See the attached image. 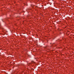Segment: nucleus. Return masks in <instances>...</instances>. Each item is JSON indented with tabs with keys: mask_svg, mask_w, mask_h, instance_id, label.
<instances>
[{
	"mask_svg": "<svg viewBox=\"0 0 74 74\" xmlns=\"http://www.w3.org/2000/svg\"><path fill=\"white\" fill-rule=\"evenodd\" d=\"M32 63H34V62H33V61H32Z\"/></svg>",
	"mask_w": 74,
	"mask_h": 74,
	"instance_id": "1",
	"label": "nucleus"
},
{
	"mask_svg": "<svg viewBox=\"0 0 74 74\" xmlns=\"http://www.w3.org/2000/svg\"><path fill=\"white\" fill-rule=\"evenodd\" d=\"M37 7V6H36V7Z\"/></svg>",
	"mask_w": 74,
	"mask_h": 74,
	"instance_id": "2",
	"label": "nucleus"
},
{
	"mask_svg": "<svg viewBox=\"0 0 74 74\" xmlns=\"http://www.w3.org/2000/svg\"><path fill=\"white\" fill-rule=\"evenodd\" d=\"M27 11V10H26Z\"/></svg>",
	"mask_w": 74,
	"mask_h": 74,
	"instance_id": "3",
	"label": "nucleus"
},
{
	"mask_svg": "<svg viewBox=\"0 0 74 74\" xmlns=\"http://www.w3.org/2000/svg\"><path fill=\"white\" fill-rule=\"evenodd\" d=\"M29 64H30V63H29Z\"/></svg>",
	"mask_w": 74,
	"mask_h": 74,
	"instance_id": "4",
	"label": "nucleus"
}]
</instances>
